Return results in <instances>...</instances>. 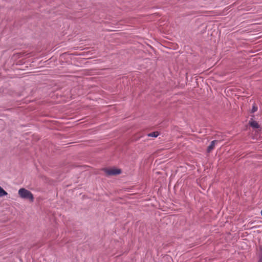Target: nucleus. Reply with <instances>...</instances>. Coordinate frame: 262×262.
<instances>
[{"instance_id": "423d86ee", "label": "nucleus", "mask_w": 262, "mask_h": 262, "mask_svg": "<svg viewBox=\"0 0 262 262\" xmlns=\"http://www.w3.org/2000/svg\"><path fill=\"white\" fill-rule=\"evenodd\" d=\"M159 135V132H154L151 133H149L148 134V137H157Z\"/></svg>"}, {"instance_id": "f03ea898", "label": "nucleus", "mask_w": 262, "mask_h": 262, "mask_svg": "<svg viewBox=\"0 0 262 262\" xmlns=\"http://www.w3.org/2000/svg\"><path fill=\"white\" fill-rule=\"evenodd\" d=\"M105 172L107 175L113 176L120 174L121 170L117 168L107 169L105 170Z\"/></svg>"}, {"instance_id": "0eeeda50", "label": "nucleus", "mask_w": 262, "mask_h": 262, "mask_svg": "<svg viewBox=\"0 0 262 262\" xmlns=\"http://www.w3.org/2000/svg\"><path fill=\"white\" fill-rule=\"evenodd\" d=\"M257 107L256 106H253V108H252V112L253 113H254V112L257 111Z\"/></svg>"}, {"instance_id": "6e6552de", "label": "nucleus", "mask_w": 262, "mask_h": 262, "mask_svg": "<svg viewBox=\"0 0 262 262\" xmlns=\"http://www.w3.org/2000/svg\"><path fill=\"white\" fill-rule=\"evenodd\" d=\"M258 262H262V260H260Z\"/></svg>"}, {"instance_id": "f257e3e1", "label": "nucleus", "mask_w": 262, "mask_h": 262, "mask_svg": "<svg viewBox=\"0 0 262 262\" xmlns=\"http://www.w3.org/2000/svg\"><path fill=\"white\" fill-rule=\"evenodd\" d=\"M18 193L20 198L25 199H28L31 202L34 201V196L33 194L29 190L25 188H22L19 189Z\"/></svg>"}, {"instance_id": "7ed1b4c3", "label": "nucleus", "mask_w": 262, "mask_h": 262, "mask_svg": "<svg viewBox=\"0 0 262 262\" xmlns=\"http://www.w3.org/2000/svg\"><path fill=\"white\" fill-rule=\"evenodd\" d=\"M217 142L218 141L217 140H213L211 142L210 145L207 148V151L208 152H210L212 150L214 149L215 145Z\"/></svg>"}, {"instance_id": "20e7f679", "label": "nucleus", "mask_w": 262, "mask_h": 262, "mask_svg": "<svg viewBox=\"0 0 262 262\" xmlns=\"http://www.w3.org/2000/svg\"><path fill=\"white\" fill-rule=\"evenodd\" d=\"M250 125L251 127L254 128H258L259 125L258 123L255 121H252L250 122Z\"/></svg>"}, {"instance_id": "39448f33", "label": "nucleus", "mask_w": 262, "mask_h": 262, "mask_svg": "<svg viewBox=\"0 0 262 262\" xmlns=\"http://www.w3.org/2000/svg\"><path fill=\"white\" fill-rule=\"evenodd\" d=\"M7 194V192L2 187L0 186V197H2Z\"/></svg>"}]
</instances>
